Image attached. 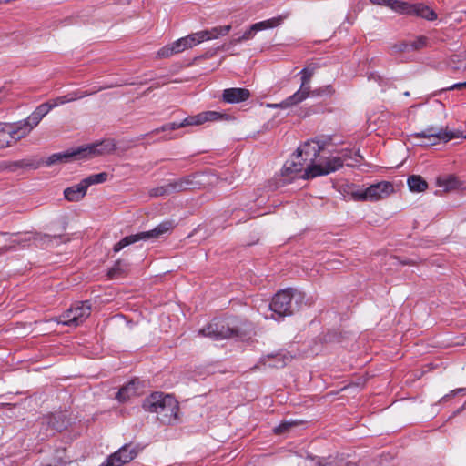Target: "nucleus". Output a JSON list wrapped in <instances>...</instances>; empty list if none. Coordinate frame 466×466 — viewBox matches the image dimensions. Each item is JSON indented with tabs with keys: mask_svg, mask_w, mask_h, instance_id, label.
<instances>
[{
	"mask_svg": "<svg viewBox=\"0 0 466 466\" xmlns=\"http://www.w3.org/2000/svg\"><path fill=\"white\" fill-rule=\"evenodd\" d=\"M268 366L272 368H283L287 362H289L291 360V357L284 354V353H278L273 357L268 356Z\"/></svg>",
	"mask_w": 466,
	"mask_h": 466,
	"instance_id": "2f4dec72",
	"label": "nucleus"
},
{
	"mask_svg": "<svg viewBox=\"0 0 466 466\" xmlns=\"http://www.w3.org/2000/svg\"><path fill=\"white\" fill-rule=\"evenodd\" d=\"M107 178H108V174L106 172H101L98 174H92V175L88 176L87 177L81 180V183L87 190V188L90 186L104 183L107 180Z\"/></svg>",
	"mask_w": 466,
	"mask_h": 466,
	"instance_id": "c85d7f7f",
	"label": "nucleus"
},
{
	"mask_svg": "<svg viewBox=\"0 0 466 466\" xmlns=\"http://www.w3.org/2000/svg\"><path fill=\"white\" fill-rule=\"evenodd\" d=\"M47 424L55 431H61L66 429L69 420L65 412H56L46 419Z\"/></svg>",
	"mask_w": 466,
	"mask_h": 466,
	"instance_id": "b1692460",
	"label": "nucleus"
},
{
	"mask_svg": "<svg viewBox=\"0 0 466 466\" xmlns=\"http://www.w3.org/2000/svg\"><path fill=\"white\" fill-rule=\"evenodd\" d=\"M295 423L292 421H285L279 424L278 427L274 429V432L276 434H282L288 431Z\"/></svg>",
	"mask_w": 466,
	"mask_h": 466,
	"instance_id": "c9c22d12",
	"label": "nucleus"
},
{
	"mask_svg": "<svg viewBox=\"0 0 466 466\" xmlns=\"http://www.w3.org/2000/svg\"><path fill=\"white\" fill-rule=\"evenodd\" d=\"M304 299V294L297 289H287L278 292L268 305L273 314L289 316L298 310Z\"/></svg>",
	"mask_w": 466,
	"mask_h": 466,
	"instance_id": "20e7f679",
	"label": "nucleus"
},
{
	"mask_svg": "<svg viewBox=\"0 0 466 466\" xmlns=\"http://www.w3.org/2000/svg\"><path fill=\"white\" fill-rule=\"evenodd\" d=\"M237 323L238 321L235 319H214L206 328L199 329L198 333L215 340L230 338L243 339L248 334V325L238 327Z\"/></svg>",
	"mask_w": 466,
	"mask_h": 466,
	"instance_id": "7ed1b4c3",
	"label": "nucleus"
},
{
	"mask_svg": "<svg viewBox=\"0 0 466 466\" xmlns=\"http://www.w3.org/2000/svg\"><path fill=\"white\" fill-rule=\"evenodd\" d=\"M86 194V189L80 182L75 186L67 187L64 191V196L68 201H79Z\"/></svg>",
	"mask_w": 466,
	"mask_h": 466,
	"instance_id": "393cba45",
	"label": "nucleus"
},
{
	"mask_svg": "<svg viewBox=\"0 0 466 466\" xmlns=\"http://www.w3.org/2000/svg\"><path fill=\"white\" fill-rule=\"evenodd\" d=\"M312 143L313 146L310 142H306L300 148H298L296 155L286 161L282 169L284 176L309 179L330 174L343 167L342 158L337 156L327 158L320 157L318 164H313L321 147L318 142L313 141Z\"/></svg>",
	"mask_w": 466,
	"mask_h": 466,
	"instance_id": "f257e3e1",
	"label": "nucleus"
},
{
	"mask_svg": "<svg viewBox=\"0 0 466 466\" xmlns=\"http://www.w3.org/2000/svg\"><path fill=\"white\" fill-rule=\"evenodd\" d=\"M17 242H18V241H17V239H16V238H15V239H14V240H12V243H17Z\"/></svg>",
	"mask_w": 466,
	"mask_h": 466,
	"instance_id": "79ce46f5",
	"label": "nucleus"
},
{
	"mask_svg": "<svg viewBox=\"0 0 466 466\" xmlns=\"http://www.w3.org/2000/svg\"><path fill=\"white\" fill-rule=\"evenodd\" d=\"M22 128L16 124H0V149L10 147L13 143L26 137L22 135Z\"/></svg>",
	"mask_w": 466,
	"mask_h": 466,
	"instance_id": "dca6fc26",
	"label": "nucleus"
},
{
	"mask_svg": "<svg viewBox=\"0 0 466 466\" xmlns=\"http://www.w3.org/2000/svg\"><path fill=\"white\" fill-rule=\"evenodd\" d=\"M138 449L131 444H125L116 452L108 456L105 462L100 466H122L130 462L137 457Z\"/></svg>",
	"mask_w": 466,
	"mask_h": 466,
	"instance_id": "4468645a",
	"label": "nucleus"
},
{
	"mask_svg": "<svg viewBox=\"0 0 466 466\" xmlns=\"http://www.w3.org/2000/svg\"><path fill=\"white\" fill-rule=\"evenodd\" d=\"M83 157V149L78 147L75 150H67L66 152L55 153L51 155L46 161L48 166L56 163H67L73 159H80Z\"/></svg>",
	"mask_w": 466,
	"mask_h": 466,
	"instance_id": "aec40b11",
	"label": "nucleus"
},
{
	"mask_svg": "<svg viewBox=\"0 0 466 466\" xmlns=\"http://www.w3.org/2000/svg\"><path fill=\"white\" fill-rule=\"evenodd\" d=\"M372 5L387 6L392 11L401 14L403 1L400 0H369Z\"/></svg>",
	"mask_w": 466,
	"mask_h": 466,
	"instance_id": "7c9ffc66",
	"label": "nucleus"
},
{
	"mask_svg": "<svg viewBox=\"0 0 466 466\" xmlns=\"http://www.w3.org/2000/svg\"><path fill=\"white\" fill-rule=\"evenodd\" d=\"M466 391V388H458L456 390H451L449 394L443 397V400H449L451 397H453L459 393H462Z\"/></svg>",
	"mask_w": 466,
	"mask_h": 466,
	"instance_id": "4c0bfd02",
	"label": "nucleus"
},
{
	"mask_svg": "<svg viewBox=\"0 0 466 466\" xmlns=\"http://www.w3.org/2000/svg\"><path fill=\"white\" fill-rule=\"evenodd\" d=\"M129 264L123 260H117L114 266L108 270V276L112 279L119 278L127 273Z\"/></svg>",
	"mask_w": 466,
	"mask_h": 466,
	"instance_id": "cd10ccee",
	"label": "nucleus"
},
{
	"mask_svg": "<svg viewBox=\"0 0 466 466\" xmlns=\"http://www.w3.org/2000/svg\"><path fill=\"white\" fill-rule=\"evenodd\" d=\"M437 186L444 192L453 191L457 189L462 188V183L459 180V178L453 175H448L444 177H440L437 178Z\"/></svg>",
	"mask_w": 466,
	"mask_h": 466,
	"instance_id": "5701e85b",
	"label": "nucleus"
},
{
	"mask_svg": "<svg viewBox=\"0 0 466 466\" xmlns=\"http://www.w3.org/2000/svg\"><path fill=\"white\" fill-rule=\"evenodd\" d=\"M394 193V186L389 181L371 184L366 188L352 190L350 195L355 201L376 202L385 199Z\"/></svg>",
	"mask_w": 466,
	"mask_h": 466,
	"instance_id": "423d86ee",
	"label": "nucleus"
},
{
	"mask_svg": "<svg viewBox=\"0 0 466 466\" xmlns=\"http://www.w3.org/2000/svg\"><path fill=\"white\" fill-rule=\"evenodd\" d=\"M222 115L216 111H206L201 112L195 116H189L186 117L183 121L177 123H168L166 125H163L161 127L157 128L152 131L151 134H158L160 132L165 131H173L177 128H182L188 126H199L206 122H212L221 119Z\"/></svg>",
	"mask_w": 466,
	"mask_h": 466,
	"instance_id": "6e6552de",
	"label": "nucleus"
},
{
	"mask_svg": "<svg viewBox=\"0 0 466 466\" xmlns=\"http://www.w3.org/2000/svg\"><path fill=\"white\" fill-rule=\"evenodd\" d=\"M137 382L135 380L130 381L128 384L122 387L117 392L116 399L120 401H125L127 399H129L131 396L137 394Z\"/></svg>",
	"mask_w": 466,
	"mask_h": 466,
	"instance_id": "c756f323",
	"label": "nucleus"
},
{
	"mask_svg": "<svg viewBox=\"0 0 466 466\" xmlns=\"http://www.w3.org/2000/svg\"><path fill=\"white\" fill-rule=\"evenodd\" d=\"M250 92L248 89L233 87L223 91L222 99L226 103L236 104L248 100Z\"/></svg>",
	"mask_w": 466,
	"mask_h": 466,
	"instance_id": "6ab92c4d",
	"label": "nucleus"
},
{
	"mask_svg": "<svg viewBox=\"0 0 466 466\" xmlns=\"http://www.w3.org/2000/svg\"><path fill=\"white\" fill-rule=\"evenodd\" d=\"M14 246L13 245H9L8 247L5 246V248H12Z\"/></svg>",
	"mask_w": 466,
	"mask_h": 466,
	"instance_id": "a19ab883",
	"label": "nucleus"
},
{
	"mask_svg": "<svg viewBox=\"0 0 466 466\" xmlns=\"http://www.w3.org/2000/svg\"><path fill=\"white\" fill-rule=\"evenodd\" d=\"M407 183L410 190L412 192H422L428 187L427 182L420 176L417 175L410 176Z\"/></svg>",
	"mask_w": 466,
	"mask_h": 466,
	"instance_id": "bb28decb",
	"label": "nucleus"
},
{
	"mask_svg": "<svg viewBox=\"0 0 466 466\" xmlns=\"http://www.w3.org/2000/svg\"><path fill=\"white\" fill-rule=\"evenodd\" d=\"M335 93V89L331 85H327L321 87H319L311 92L313 96H330Z\"/></svg>",
	"mask_w": 466,
	"mask_h": 466,
	"instance_id": "72a5a7b5",
	"label": "nucleus"
},
{
	"mask_svg": "<svg viewBox=\"0 0 466 466\" xmlns=\"http://www.w3.org/2000/svg\"><path fill=\"white\" fill-rule=\"evenodd\" d=\"M392 49L395 53H404L410 51V43L403 41L398 44H395L392 46Z\"/></svg>",
	"mask_w": 466,
	"mask_h": 466,
	"instance_id": "f704fd0d",
	"label": "nucleus"
},
{
	"mask_svg": "<svg viewBox=\"0 0 466 466\" xmlns=\"http://www.w3.org/2000/svg\"><path fill=\"white\" fill-rule=\"evenodd\" d=\"M286 15H278L268 20L260 21L250 25L241 35L233 37L229 41V46L236 45L253 39L258 32L272 29L280 25L285 20Z\"/></svg>",
	"mask_w": 466,
	"mask_h": 466,
	"instance_id": "9b49d317",
	"label": "nucleus"
},
{
	"mask_svg": "<svg viewBox=\"0 0 466 466\" xmlns=\"http://www.w3.org/2000/svg\"><path fill=\"white\" fill-rule=\"evenodd\" d=\"M466 87V81L465 82H462V83H456L451 86H448L444 89H442L443 91H446V90H456V89H461V88H464Z\"/></svg>",
	"mask_w": 466,
	"mask_h": 466,
	"instance_id": "58836bf2",
	"label": "nucleus"
},
{
	"mask_svg": "<svg viewBox=\"0 0 466 466\" xmlns=\"http://www.w3.org/2000/svg\"><path fill=\"white\" fill-rule=\"evenodd\" d=\"M412 137L419 139H424L425 141H422L420 145L429 147L437 145L440 141L448 142L453 138L462 137V135L458 131H451L447 128L438 129L431 127L421 132L414 133Z\"/></svg>",
	"mask_w": 466,
	"mask_h": 466,
	"instance_id": "9d476101",
	"label": "nucleus"
},
{
	"mask_svg": "<svg viewBox=\"0 0 466 466\" xmlns=\"http://www.w3.org/2000/svg\"><path fill=\"white\" fill-rule=\"evenodd\" d=\"M231 28L232 26L230 25L223 26H215L211 29L198 31V36L200 39L201 43L204 41L218 39L220 36L227 35L230 32Z\"/></svg>",
	"mask_w": 466,
	"mask_h": 466,
	"instance_id": "4be33fe9",
	"label": "nucleus"
},
{
	"mask_svg": "<svg viewBox=\"0 0 466 466\" xmlns=\"http://www.w3.org/2000/svg\"><path fill=\"white\" fill-rule=\"evenodd\" d=\"M410 51L420 50L427 46L428 38L424 35L418 36L415 40L409 42Z\"/></svg>",
	"mask_w": 466,
	"mask_h": 466,
	"instance_id": "473e14b6",
	"label": "nucleus"
},
{
	"mask_svg": "<svg viewBox=\"0 0 466 466\" xmlns=\"http://www.w3.org/2000/svg\"><path fill=\"white\" fill-rule=\"evenodd\" d=\"M400 15H416L428 21L437 19V14L435 11L422 3L410 4L403 1Z\"/></svg>",
	"mask_w": 466,
	"mask_h": 466,
	"instance_id": "f3484780",
	"label": "nucleus"
},
{
	"mask_svg": "<svg viewBox=\"0 0 466 466\" xmlns=\"http://www.w3.org/2000/svg\"><path fill=\"white\" fill-rule=\"evenodd\" d=\"M198 35V32H196L185 37H181L177 41L173 42L171 45L165 46L164 47L159 49L157 52V56L159 57H169L174 54H178L183 52L184 50L192 48L193 46L201 43Z\"/></svg>",
	"mask_w": 466,
	"mask_h": 466,
	"instance_id": "f8f14e48",
	"label": "nucleus"
},
{
	"mask_svg": "<svg viewBox=\"0 0 466 466\" xmlns=\"http://www.w3.org/2000/svg\"><path fill=\"white\" fill-rule=\"evenodd\" d=\"M101 90V88L97 89V90H94L92 92H87V91H74V92H71L66 96H58V97H56L55 99H53L52 101H50V106L53 108L58 106H61V105H64V104H66V103H69V102H73V101H76V100H78V99H81V98H84L86 96H91L95 93H96L97 91Z\"/></svg>",
	"mask_w": 466,
	"mask_h": 466,
	"instance_id": "412c9836",
	"label": "nucleus"
},
{
	"mask_svg": "<svg viewBox=\"0 0 466 466\" xmlns=\"http://www.w3.org/2000/svg\"><path fill=\"white\" fill-rule=\"evenodd\" d=\"M173 227H174V224L172 221H164V222L160 223L158 226H157L152 230L144 231V232L137 233V234L127 236L114 245L113 250L115 253H117L120 250H122L124 248H126L131 244H134L137 241L147 240L150 238H157L161 235H163V234L168 232L170 229H172Z\"/></svg>",
	"mask_w": 466,
	"mask_h": 466,
	"instance_id": "0eeeda50",
	"label": "nucleus"
},
{
	"mask_svg": "<svg viewBox=\"0 0 466 466\" xmlns=\"http://www.w3.org/2000/svg\"><path fill=\"white\" fill-rule=\"evenodd\" d=\"M231 46H229V43L228 44L227 49H229Z\"/></svg>",
	"mask_w": 466,
	"mask_h": 466,
	"instance_id": "37998d69",
	"label": "nucleus"
},
{
	"mask_svg": "<svg viewBox=\"0 0 466 466\" xmlns=\"http://www.w3.org/2000/svg\"><path fill=\"white\" fill-rule=\"evenodd\" d=\"M52 110L49 102L43 103L39 105L28 116L26 119L18 122L19 126L22 128V135L25 134L27 136L33 129L35 127L40 121L43 119L45 116H46L49 111Z\"/></svg>",
	"mask_w": 466,
	"mask_h": 466,
	"instance_id": "2eb2a0df",
	"label": "nucleus"
},
{
	"mask_svg": "<svg viewBox=\"0 0 466 466\" xmlns=\"http://www.w3.org/2000/svg\"><path fill=\"white\" fill-rule=\"evenodd\" d=\"M464 409H466V400L464 401V403H463L462 407L461 408V410H464Z\"/></svg>",
	"mask_w": 466,
	"mask_h": 466,
	"instance_id": "ea45409f",
	"label": "nucleus"
},
{
	"mask_svg": "<svg viewBox=\"0 0 466 466\" xmlns=\"http://www.w3.org/2000/svg\"><path fill=\"white\" fill-rule=\"evenodd\" d=\"M337 156L338 157L342 158V165L346 162V165L349 167H354L357 164L360 163L362 159V156L359 151L352 152L350 149H342Z\"/></svg>",
	"mask_w": 466,
	"mask_h": 466,
	"instance_id": "a878e982",
	"label": "nucleus"
},
{
	"mask_svg": "<svg viewBox=\"0 0 466 466\" xmlns=\"http://www.w3.org/2000/svg\"><path fill=\"white\" fill-rule=\"evenodd\" d=\"M142 406L145 410L157 413L164 424H174L178 420V402L169 394L154 392L144 400Z\"/></svg>",
	"mask_w": 466,
	"mask_h": 466,
	"instance_id": "f03ea898",
	"label": "nucleus"
},
{
	"mask_svg": "<svg viewBox=\"0 0 466 466\" xmlns=\"http://www.w3.org/2000/svg\"><path fill=\"white\" fill-rule=\"evenodd\" d=\"M91 314V304L88 301L77 302L56 319L58 324L77 327Z\"/></svg>",
	"mask_w": 466,
	"mask_h": 466,
	"instance_id": "1a4fd4ad",
	"label": "nucleus"
},
{
	"mask_svg": "<svg viewBox=\"0 0 466 466\" xmlns=\"http://www.w3.org/2000/svg\"><path fill=\"white\" fill-rule=\"evenodd\" d=\"M314 73L315 69L313 67L303 68L299 72V75L301 76V85L299 89L282 102L277 104H268L267 106L270 108L286 109L303 102L306 98L309 97L310 94V81Z\"/></svg>",
	"mask_w": 466,
	"mask_h": 466,
	"instance_id": "39448f33",
	"label": "nucleus"
},
{
	"mask_svg": "<svg viewBox=\"0 0 466 466\" xmlns=\"http://www.w3.org/2000/svg\"><path fill=\"white\" fill-rule=\"evenodd\" d=\"M193 181L189 177H185L177 180L170 181L167 185L151 188L148 192L150 197H166L175 192H181L192 188Z\"/></svg>",
	"mask_w": 466,
	"mask_h": 466,
	"instance_id": "ddd939ff",
	"label": "nucleus"
},
{
	"mask_svg": "<svg viewBox=\"0 0 466 466\" xmlns=\"http://www.w3.org/2000/svg\"><path fill=\"white\" fill-rule=\"evenodd\" d=\"M464 58L463 55H453L451 56L450 66H452L454 70H458L459 66H456L457 63L461 62Z\"/></svg>",
	"mask_w": 466,
	"mask_h": 466,
	"instance_id": "e433bc0d",
	"label": "nucleus"
},
{
	"mask_svg": "<svg viewBox=\"0 0 466 466\" xmlns=\"http://www.w3.org/2000/svg\"><path fill=\"white\" fill-rule=\"evenodd\" d=\"M81 148L83 149V157L106 155L115 151L116 143L112 139H106L99 143L81 147Z\"/></svg>",
	"mask_w": 466,
	"mask_h": 466,
	"instance_id": "a211bd4d",
	"label": "nucleus"
}]
</instances>
